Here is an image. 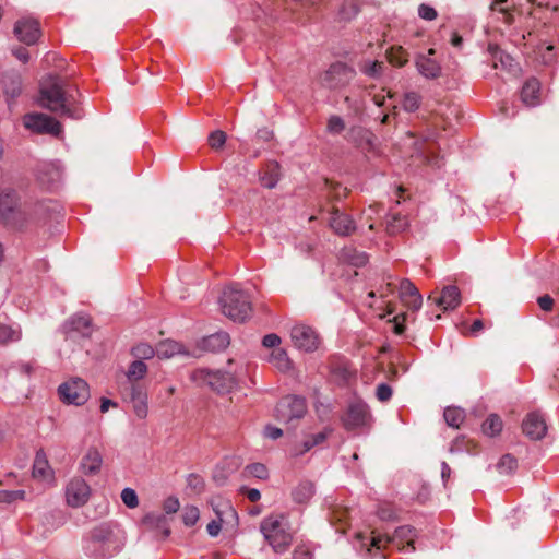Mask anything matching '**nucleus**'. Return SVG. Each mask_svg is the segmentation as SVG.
I'll use <instances>...</instances> for the list:
<instances>
[{
  "mask_svg": "<svg viewBox=\"0 0 559 559\" xmlns=\"http://www.w3.org/2000/svg\"><path fill=\"white\" fill-rule=\"evenodd\" d=\"M39 93L38 104L59 117L79 120L84 116L79 90L59 76L45 79Z\"/></svg>",
  "mask_w": 559,
  "mask_h": 559,
  "instance_id": "1",
  "label": "nucleus"
},
{
  "mask_svg": "<svg viewBox=\"0 0 559 559\" xmlns=\"http://www.w3.org/2000/svg\"><path fill=\"white\" fill-rule=\"evenodd\" d=\"M35 219L34 211L28 205H22L19 193L5 188L0 190V223L15 230H25Z\"/></svg>",
  "mask_w": 559,
  "mask_h": 559,
  "instance_id": "2",
  "label": "nucleus"
},
{
  "mask_svg": "<svg viewBox=\"0 0 559 559\" xmlns=\"http://www.w3.org/2000/svg\"><path fill=\"white\" fill-rule=\"evenodd\" d=\"M219 304L223 313L235 322L246 321L252 312L250 296L235 285L224 289Z\"/></svg>",
  "mask_w": 559,
  "mask_h": 559,
  "instance_id": "3",
  "label": "nucleus"
},
{
  "mask_svg": "<svg viewBox=\"0 0 559 559\" xmlns=\"http://www.w3.org/2000/svg\"><path fill=\"white\" fill-rule=\"evenodd\" d=\"M283 515H269L260 525L261 533L275 552H284L292 544L293 537L284 527Z\"/></svg>",
  "mask_w": 559,
  "mask_h": 559,
  "instance_id": "4",
  "label": "nucleus"
},
{
  "mask_svg": "<svg viewBox=\"0 0 559 559\" xmlns=\"http://www.w3.org/2000/svg\"><path fill=\"white\" fill-rule=\"evenodd\" d=\"M414 537L415 535L411 526H400L392 536L372 532L371 535L367 537L369 540L367 544L368 551H372V549L382 550L389 545L395 546L399 549L409 548V550L413 551L415 549Z\"/></svg>",
  "mask_w": 559,
  "mask_h": 559,
  "instance_id": "5",
  "label": "nucleus"
},
{
  "mask_svg": "<svg viewBox=\"0 0 559 559\" xmlns=\"http://www.w3.org/2000/svg\"><path fill=\"white\" fill-rule=\"evenodd\" d=\"M191 380L200 386H209L217 393H226L236 386V379L230 372L197 369L191 373Z\"/></svg>",
  "mask_w": 559,
  "mask_h": 559,
  "instance_id": "6",
  "label": "nucleus"
},
{
  "mask_svg": "<svg viewBox=\"0 0 559 559\" xmlns=\"http://www.w3.org/2000/svg\"><path fill=\"white\" fill-rule=\"evenodd\" d=\"M211 506L216 514V519L212 520L207 524L206 531L210 536L215 537L219 534L224 525L236 524L238 516L231 502L227 499H223L221 497L213 498L211 500Z\"/></svg>",
  "mask_w": 559,
  "mask_h": 559,
  "instance_id": "7",
  "label": "nucleus"
},
{
  "mask_svg": "<svg viewBox=\"0 0 559 559\" xmlns=\"http://www.w3.org/2000/svg\"><path fill=\"white\" fill-rule=\"evenodd\" d=\"M356 76V70L345 62L332 63L321 75L320 84L329 90H340Z\"/></svg>",
  "mask_w": 559,
  "mask_h": 559,
  "instance_id": "8",
  "label": "nucleus"
},
{
  "mask_svg": "<svg viewBox=\"0 0 559 559\" xmlns=\"http://www.w3.org/2000/svg\"><path fill=\"white\" fill-rule=\"evenodd\" d=\"M62 402L73 405H83L90 397V388L85 380L73 378L58 388Z\"/></svg>",
  "mask_w": 559,
  "mask_h": 559,
  "instance_id": "9",
  "label": "nucleus"
},
{
  "mask_svg": "<svg viewBox=\"0 0 559 559\" xmlns=\"http://www.w3.org/2000/svg\"><path fill=\"white\" fill-rule=\"evenodd\" d=\"M290 337L294 346L306 353L317 350L321 344V337L317 330L304 323L295 324L292 328Z\"/></svg>",
  "mask_w": 559,
  "mask_h": 559,
  "instance_id": "10",
  "label": "nucleus"
},
{
  "mask_svg": "<svg viewBox=\"0 0 559 559\" xmlns=\"http://www.w3.org/2000/svg\"><path fill=\"white\" fill-rule=\"evenodd\" d=\"M306 413L307 403L306 400L300 396H286L282 399L275 407V417L284 423L300 419Z\"/></svg>",
  "mask_w": 559,
  "mask_h": 559,
  "instance_id": "11",
  "label": "nucleus"
},
{
  "mask_svg": "<svg viewBox=\"0 0 559 559\" xmlns=\"http://www.w3.org/2000/svg\"><path fill=\"white\" fill-rule=\"evenodd\" d=\"M16 39L27 46L35 45L41 37V27L37 19L23 16L16 20L13 27Z\"/></svg>",
  "mask_w": 559,
  "mask_h": 559,
  "instance_id": "12",
  "label": "nucleus"
},
{
  "mask_svg": "<svg viewBox=\"0 0 559 559\" xmlns=\"http://www.w3.org/2000/svg\"><path fill=\"white\" fill-rule=\"evenodd\" d=\"M24 126L39 134L58 136L62 133V124L55 118L45 114H29L24 117Z\"/></svg>",
  "mask_w": 559,
  "mask_h": 559,
  "instance_id": "13",
  "label": "nucleus"
},
{
  "mask_svg": "<svg viewBox=\"0 0 559 559\" xmlns=\"http://www.w3.org/2000/svg\"><path fill=\"white\" fill-rule=\"evenodd\" d=\"M370 418L371 416L367 404L361 401H356L348 405L346 413L342 417V421L347 430H354L368 426Z\"/></svg>",
  "mask_w": 559,
  "mask_h": 559,
  "instance_id": "14",
  "label": "nucleus"
},
{
  "mask_svg": "<svg viewBox=\"0 0 559 559\" xmlns=\"http://www.w3.org/2000/svg\"><path fill=\"white\" fill-rule=\"evenodd\" d=\"M91 496L88 484L80 477L70 480L66 488V498L69 506L78 508L84 506Z\"/></svg>",
  "mask_w": 559,
  "mask_h": 559,
  "instance_id": "15",
  "label": "nucleus"
},
{
  "mask_svg": "<svg viewBox=\"0 0 559 559\" xmlns=\"http://www.w3.org/2000/svg\"><path fill=\"white\" fill-rule=\"evenodd\" d=\"M124 391L123 396L132 403L135 415L141 419L146 418L148 414L146 391L138 383H131Z\"/></svg>",
  "mask_w": 559,
  "mask_h": 559,
  "instance_id": "16",
  "label": "nucleus"
},
{
  "mask_svg": "<svg viewBox=\"0 0 559 559\" xmlns=\"http://www.w3.org/2000/svg\"><path fill=\"white\" fill-rule=\"evenodd\" d=\"M523 433L532 440H540L547 432L545 418L538 412L526 415L522 423Z\"/></svg>",
  "mask_w": 559,
  "mask_h": 559,
  "instance_id": "17",
  "label": "nucleus"
},
{
  "mask_svg": "<svg viewBox=\"0 0 559 559\" xmlns=\"http://www.w3.org/2000/svg\"><path fill=\"white\" fill-rule=\"evenodd\" d=\"M104 460L100 451L91 447L80 462V469L86 476H95L100 473Z\"/></svg>",
  "mask_w": 559,
  "mask_h": 559,
  "instance_id": "18",
  "label": "nucleus"
},
{
  "mask_svg": "<svg viewBox=\"0 0 559 559\" xmlns=\"http://www.w3.org/2000/svg\"><path fill=\"white\" fill-rule=\"evenodd\" d=\"M429 300L443 310H453L461 304V293L456 286H447L442 289L439 296H429Z\"/></svg>",
  "mask_w": 559,
  "mask_h": 559,
  "instance_id": "19",
  "label": "nucleus"
},
{
  "mask_svg": "<svg viewBox=\"0 0 559 559\" xmlns=\"http://www.w3.org/2000/svg\"><path fill=\"white\" fill-rule=\"evenodd\" d=\"M330 226L340 236H348L355 230L353 218L337 209L331 212Z\"/></svg>",
  "mask_w": 559,
  "mask_h": 559,
  "instance_id": "20",
  "label": "nucleus"
},
{
  "mask_svg": "<svg viewBox=\"0 0 559 559\" xmlns=\"http://www.w3.org/2000/svg\"><path fill=\"white\" fill-rule=\"evenodd\" d=\"M33 477L47 483H51L53 480V469L51 468L47 455L43 450L36 452L33 463Z\"/></svg>",
  "mask_w": 559,
  "mask_h": 559,
  "instance_id": "21",
  "label": "nucleus"
},
{
  "mask_svg": "<svg viewBox=\"0 0 559 559\" xmlns=\"http://www.w3.org/2000/svg\"><path fill=\"white\" fill-rule=\"evenodd\" d=\"M349 141L362 151H371L374 146V134L362 127H353L348 132Z\"/></svg>",
  "mask_w": 559,
  "mask_h": 559,
  "instance_id": "22",
  "label": "nucleus"
},
{
  "mask_svg": "<svg viewBox=\"0 0 559 559\" xmlns=\"http://www.w3.org/2000/svg\"><path fill=\"white\" fill-rule=\"evenodd\" d=\"M539 92V81L535 78H530L528 80H526L521 90V99L528 107L537 106L540 102Z\"/></svg>",
  "mask_w": 559,
  "mask_h": 559,
  "instance_id": "23",
  "label": "nucleus"
},
{
  "mask_svg": "<svg viewBox=\"0 0 559 559\" xmlns=\"http://www.w3.org/2000/svg\"><path fill=\"white\" fill-rule=\"evenodd\" d=\"M416 67L419 73L424 75L426 79L433 80L439 78L441 74L440 64L431 57H428L426 55H419L417 57Z\"/></svg>",
  "mask_w": 559,
  "mask_h": 559,
  "instance_id": "24",
  "label": "nucleus"
},
{
  "mask_svg": "<svg viewBox=\"0 0 559 559\" xmlns=\"http://www.w3.org/2000/svg\"><path fill=\"white\" fill-rule=\"evenodd\" d=\"M360 0H342L336 12V20L338 22H350L360 12Z\"/></svg>",
  "mask_w": 559,
  "mask_h": 559,
  "instance_id": "25",
  "label": "nucleus"
},
{
  "mask_svg": "<svg viewBox=\"0 0 559 559\" xmlns=\"http://www.w3.org/2000/svg\"><path fill=\"white\" fill-rule=\"evenodd\" d=\"M37 178L41 185L46 186L47 188H50L52 185L60 180V168L52 163L44 164L38 169Z\"/></svg>",
  "mask_w": 559,
  "mask_h": 559,
  "instance_id": "26",
  "label": "nucleus"
},
{
  "mask_svg": "<svg viewBox=\"0 0 559 559\" xmlns=\"http://www.w3.org/2000/svg\"><path fill=\"white\" fill-rule=\"evenodd\" d=\"M314 491L316 488L312 481L302 480L292 490V498L296 503H308Z\"/></svg>",
  "mask_w": 559,
  "mask_h": 559,
  "instance_id": "27",
  "label": "nucleus"
},
{
  "mask_svg": "<svg viewBox=\"0 0 559 559\" xmlns=\"http://www.w3.org/2000/svg\"><path fill=\"white\" fill-rule=\"evenodd\" d=\"M408 226L407 217L400 213H391L385 221V230L389 235H397Z\"/></svg>",
  "mask_w": 559,
  "mask_h": 559,
  "instance_id": "28",
  "label": "nucleus"
},
{
  "mask_svg": "<svg viewBox=\"0 0 559 559\" xmlns=\"http://www.w3.org/2000/svg\"><path fill=\"white\" fill-rule=\"evenodd\" d=\"M280 180V165L275 162L269 163L260 177L261 185L272 189Z\"/></svg>",
  "mask_w": 559,
  "mask_h": 559,
  "instance_id": "29",
  "label": "nucleus"
},
{
  "mask_svg": "<svg viewBox=\"0 0 559 559\" xmlns=\"http://www.w3.org/2000/svg\"><path fill=\"white\" fill-rule=\"evenodd\" d=\"M22 338V331L20 326H13L0 322V345H8L10 343L19 342Z\"/></svg>",
  "mask_w": 559,
  "mask_h": 559,
  "instance_id": "30",
  "label": "nucleus"
},
{
  "mask_svg": "<svg viewBox=\"0 0 559 559\" xmlns=\"http://www.w3.org/2000/svg\"><path fill=\"white\" fill-rule=\"evenodd\" d=\"M269 361L281 371H287L292 368V361L283 348H274L269 356Z\"/></svg>",
  "mask_w": 559,
  "mask_h": 559,
  "instance_id": "31",
  "label": "nucleus"
},
{
  "mask_svg": "<svg viewBox=\"0 0 559 559\" xmlns=\"http://www.w3.org/2000/svg\"><path fill=\"white\" fill-rule=\"evenodd\" d=\"M181 352V345L175 341L166 340L156 347V355L160 359H167Z\"/></svg>",
  "mask_w": 559,
  "mask_h": 559,
  "instance_id": "32",
  "label": "nucleus"
},
{
  "mask_svg": "<svg viewBox=\"0 0 559 559\" xmlns=\"http://www.w3.org/2000/svg\"><path fill=\"white\" fill-rule=\"evenodd\" d=\"M503 423L497 414L489 415L483 423L481 430L486 436L495 437L502 431Z\"/></svg>",
  "mask_w": 559,
  "mask_h": 559,
  "instance_id": "33",
  "label": "nucleus"
},
{
  "mask_svg": "<svg viewBox=\"0 0 559 559\" xmlns=\"http://www.w3.org/2000/svg\"><path fill=\"white\" fill-rule=\"evenodd\" d=\"M229 335L221 332L210 335L204 340V347L210 350H221L228 346Z\"/></svg>",
  "mask_w": 559,
  "mask_h": 559,
  "instance_id": "34",
  "label": "nucleus"
},
{
  "mask_svg": "<svg viewBox=\"0 0 559 559\" xmlns=\"http://www.w3.org/2000/svg\"><path fill=\"white\" fill-rule=\"evenodd\" d=\"M146 373H147V366L145 362H143L142 360H138V359L132 361L128 368L127 373H126V376L130 382L129 385L131 383H135V381L144 378Z\"/></svg>",
  "mask_w": 559,
  "mask_h": 559,
  "instance_id": "35",
  "label": "nucleus"
},
{
  "mask_svg": "<svg viewBox=\"0 0 559 559\" xmlns=\"http://www.w3.org/2000/svg\"><path fill=\"white\" fill-rule=\"evenodd\" d=\"M443 417L450 427L459 428L465 419V412L460 407H447Z\"/></svg>",
  "mask_w": 559,
  "mask_h": 559,
  "instance_id": "36",
  "label": "nucleus"
},
{
  "mask_svg": "<svg viewBox=\"0 0 559 559\" xmlns=\"http://www.w3.org/2000/svg\"><path fill=\"white\" fill-rule=\"evenodd\" d=\"M67 325L71 331H78L82 334H87L91 328V319L86 316H73Z\"/></svg>",
  "mask_w": 559,
  "mask_h": 559,
  "instance_id": "37",
  "label": "nucleus"
},
{
  "mask_svg": "<svg viewBox=\"0 0 559 559\" xmlns=\"http://www.w3.org/2000/svg\"><path fill=\"white\" fill-rule=\"evenodd\" d=\"M131 355L138 360L151 359L156 355V348L147 343H140L132 347Z\"/></svg>",
  "mask_w": 559,
  "mask_h": 559,
  "instance_id": "38",
  "label": "nucleus"
},
{
  "mask_svg": "<svg viewBox=\"0 0 559 559\" xmlns=\"http://www.w3.org/2000/svg\"><path fill=\"white\" fill-rule=\"evenodd\" d=\"M500 474H511L518 468V460L511 454H504L496 465Z\"/></svg>",
  "mask_w": 559,
  "mask_h": 559,
  "instance_id": "39",
  "label": "nucleus"
},
{
  "mask_svg": "<svg viewBox=\"0 0 559 559\" xmlns=\"http://www.w3.org/2000/svg\"><path fill=\"white\" fill-rule=\"evenodd\" d=\"M389 62L394 67H403L408 61V56L402 47L392 48L388 55Z\"/></svg>",
  "mask_w": 559,
  "mask_h": 559,
  "instance_id": "40",
  "label": "nucleus"
},
{
  "mask_svg": "<svg viewBox=\"0 0 559 559\" xmlns=\"http://www.w3.org/2000/svg\"><path fill=\"white\" fill-rule=\"evenodd\" d=\"M111 532L105 527H97L92 533V544L94 548L102 547L110 540Z\"/></svg>",
  "mask_w": 559,
  "mask_h": 559,
  "instance_id": "41",
  "label": "nucleus"
},
{
  "mask_svg": "<svg viewBox=\"0 0 559 559\" xmlns=\"http://www.w3.org/2000/svg\"><path fill=\"white\" fill-rule=\"evenodd\" d=\"M384 68V63L381 61H367L365 62L360 70L368 76L379 78L382 74Z\"/></svg>",
  "mask_w": 559,
  "mask_h": 559,
  "instance_id": "42",
  "label": "nucleus"
},
{
  "mask_svg": "<svg viewBox=\"0 0 559 559\" xmlns=\"http://www.w3.org/2000/svg\"><path fill=\"white\" fill-rule=\"evenodd\" d=\"M421 97L416 92H408L404 95L402 106L406 111H415L420 106Z\"/></svg>",
  "mask_w": 559,
  "mask_h": 559,
  "instance_id": "43",
  "label": "nucleus"
},
{
  "mask_svg": "<svg viewBox=\"0 0 559 559\" xmlns=\"http://www.w3.org/2000/svg\"><path fill=\"white\" fill-rule=\"evenodd\" d=\"M345 130V121L337 115L328 119L326 131L330 134H341Z\"/></svg>",
  "mask_w": 559,
  "mask_h": 559,
  "instance_id": "44",
  "label": "nucleus"
},
{
  "mask_svg": "<svg viewBox=\"0 0 559 559\" xmlns=\"http://www.w3.org/2000/svg\"><path fill=\"white\" fill-rule=\"evenodd\" d=\"M245 472L247 475L259 478V479H266L269 477V471L265 465L261 463H253L249 464Z\"/></svg>",
  "mask_w": 559,
  "mask_h": 559,
  "instance_id": "45",
  "label": "nucleus"
},
{
  "mask_svg": "<svg viewBox=\"0 0 559 559\" xmlns=\"http://www.w3.org/2000/svg\"><path fill=\"white\" fill-rule=\"evenodd\" d=\"M200 518V511L194 506H187L182 511V521L187 526L194 525Z\"/></svg>",
  "mask_w": 559,
  "mask_h": 559,
  "instance_id": "46",
  "label": "nucleus"
},
{
  "mask_svg": "<svg viewBox=\"0 0 559 559\" xmlns=\"http://www.w3.org/2000/svg\"><path fill=\"white\" fill-rule=\"evenodd\" d=\"M343 254L355 266H362L368 261L366 253L357 252L355 250H345Z\"/></svg>",
  "mask_w": 559,
  "mask_h": 559,
  "instance_id": "47",
  "label": "nucleus"
},
{
  "mask_svg": "<svg viewBox=\"0 0 559 559\" xmlns=\"http://www.w3.org/2000/svg\"><path fill=\"white\" fill-rule=\"evenodd\" d=\"M24 490H0V502L11 503L16 500H24Z\"/></svg>",
  "mask_w": 559,
  "mask_h": 559,
  "instance_id": "48",
  "label": "nucleus"
},
{
  "mask_svg": "<svg viewBox=\"0 0 559 559\" xmlns=\"http://www.w3.org/2000/svg\"><path fill=\"white\" fill-rule=\"evenodd\" d=\"M121 500L130 509H134L139 506L138 495L132 488H124L121 491Z\"/></svg>",
  "mask_w": 559,
  "mask_h": 559,
  "instance_id": "49",
  "label": "nucleus"
},
{
  "mask_svg": "<svg viewBox=\"0 0 559 559\" xmlns=\"http://www.w3.org/2000/svg\"><path fill=\"white\" fill-rule=\"evenodd\" d=\"M209 145L214 148L218 150L224 146L226 142V133L221 130H216L210 133L209 135Z\"/></svg>",
  "mask_w": 559,
  "mask_h": 559,
  "instance_id": "50",
  "label": "nucleus"
},
{
  "mask_svg": "<svg viewBox=\"0 0 559 559\" xmlns=\"http://www.w3.org/2000/svg\"><path fill=\"white\" fill-rule=\"evenodd\" d=\"M187 484L195 493H201L205 487L204 479L198 474H190L187 478Z\"/></svg>",
  "mask_w": 559,
  "mask_h": 559,
  "instance_id": "51",
  "label": "nucleus"
},
{
  "mask_svg": "<svg viewBox=\"0 0 559 559\" xmlns=\"http://www.w3.org/2000/svg\"><path fill=\"white\" fill-rule=\"evenodd\" d=\"M419 294L416 286L409 280H402L400 283L401 299Z\"/></svg>",
  "mask_w": 559,
  "mask_h": 559,
  "instance_id": "52",
  "label": "nucleus"
},
{
  "mask_svg": "<svg viewBox=\"0 0 559 559\" xmlns=\"http://www.w3.org/2000/svg\"><path fill=\"white\" fill-rule=\"evenodd\" d=\"M316 445L312 444V439H311V436L307 437L301 444L299 445H295L292 450H290V455L292 456H300L305 453H307L308 451H310L312 448H314Z\"/></svg>",
  "mask_w": 559,
  "mask_h": 559,
  "instance_id": "53",
  "label": "nucleus"
},
{
  "mask_svg": "<svg viewBox=\"0 0 559 559\" xmlns=\"http://www.w3.org/2000/svg\"><path fill=\"white\" fill-rule=\"evenodd\" d=\"M418 15L419 17H421L423 20H426V21H433L437 19L438 16V13L437 11L428 5V4H420L419 8H418Z\"/></svg>",
  "mask_w": 559,
  "mask_h": 559,
  "instance_id": "54",
  "label": "nucleus"
},
{
  "mask_svg": "<svg viewBox=\"0 0 559 559\" xmlns=\"http://www.w3.org/2000/svg\"><path fill=\"white\" fill-rule=\"evenodd\" d=\"M376 396L381 402H388L392 397V388L386 383H380L377 386Z\"/></svg>",
  "mask_w": 559,
  "mask_h": 559,
  "instance_id": "55",
  "label": "nucleus"
},
{
  "mask_svg": "<svg viewBox=\"0 0 559 559\" xmlns=\"http://www.w3.org/2000/svg\"><path fill=\"white\" fill-rule=\"evenodd\" d=\"M504 2H507V0H493L492 3L490 4V10L503 13L504 22L507 24H511L513 22V15L508 11V9L500 7Z\"/></svg>",
  "mask_w": 559,
  "mask_h": 559,
  "instance_id": "56",
  "label": "nucleus"
},
{
  "mask_svg": "<svg viewBox=\"0 0 559 559\" xmlns=\"http://www.w3.org/2000/svg\"><path fill=\"white\" fill-rule=\"evenodd\" d=\"M282 340L281 337L277 335V334H274V333H271V334H266L263 338H262V345L264 347H267V348H280V344H281Z\"/></svg>",
  "mask_w": 559,
  "mask_h": 559,
  "instance_id": "57",
  "label": "nucleus"
},
{
  "mask_svg": "<svg viewBox=\"0 0 559 559\" xmlns=\"http://www.w3.org/2000/svg\"><path fill=\"white\" fill-rule=\"evenodd\" d=\"M537 304L542 310L549 312L552 310L555 301L550 295L546 294L537 298Z\"/></svg>",
  "mask_w": 559,
  "mask_h": 559,
  "instance_id": "58",
  "label": "nucleus"
},
{
  "mask_svg": "<svg viewBox=\"0 0 559 559\" xmlns=\"http://www.w3.org/2000/svg\"><path fill=\"white\" fill-rule=\"evenodd\" d=\"M15 368L21 374L31 377L35 371L36 366L34 361H21L16 364Z\"/></svg>",
  "mask_w": 559,
  "mask_h": 559,
  "instance_id": "59",
  "label": "nucleus"
},
{
  "mask_svg": "<svg viewBox=\"0 0 559 559\" xmlns=\"http://www.w3.org/2000/svg\"><path fill=\"white\" fill-rule=\"evenodd\" d=\"M402 301L412 310H418L423 304V297L420 294L403 298Z\"/></svg>",
  "mask_w": 559,
  "mask_h": 559,
  "instance_id": "60",
  "label": "nucleus"
},
{
  "mask_svg": "<svg viewBox=\"0 0 559 559\" xmlns=\"http://www.w3.org/2000/svg\"><path fill=\"white\" fill-rule=\"evenodd\" d=\"M180 503L176 497H168L164 501V510L168 514L176 513L179 510Z\"/></svg>",
  "mask_w": 559,
  "mask_h": 559,
  "instance_id": "61",
  "label": "nucleus"
},
{
  "mask_svg": "<svg viewBox=\"0 0 559 559\" xmlns=\"http://www.w3.org/2000/svg\"><path fill=\"white\" fill-rule=\"evenodd\" d=\"M13 56L20 60L23 63L28 62L29 60V52L24 47H15L12 49Z\"/></svg>",
  "mask_w": 559,
  "mask_h": 559,
  "instance_id": "62",
  "label": "nucleus"
},
{
  "mask_svg": "<svg viewBox=\"0 0 559 559\" xmlns=\"http://www.w3.org/2000/svg\"><path fill=\"white\" fill-rule=\"evenodd\" d=\"M331 193L335 199L345 198L347 195V188L340 183H331Z\"/></svg>",
  "mask_w": 559,
  "mask_h": 559,
  "instance_id": "63",
  "label": "nucleus"
},
{
  "mask_svg": "<svg viewBox=\"0 0 559 559\" xmlns=\"http://www.w3.org/2000/svg\"><path fill=\"white\" fill-rule=\"evenodd\" d=\"M264 435H265V437H267L272 440H276L283 436V431H282V429L277 428L275 426L267 425L264 428Z\"/></svg>",
  "mask_w": 559,
  "mask_h": 559,
  "instance_id": "64",
  "label": "nucleus"
}]
</instances>
